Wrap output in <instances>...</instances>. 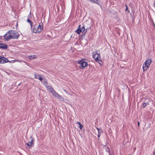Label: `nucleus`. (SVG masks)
Listing matches in <instances>:
<instances>
[{
	"label": "nucleus",
	"mask_w": 155,
	"mask_h": 155,
	"mask_svg": "<svg viewBox=\"0 0 155 155\" xmlns=\"http://www.w3.org/2000/svg\"><path fill=\"white\" fill-rule=\"evenodd\" d=\"M19 34L15 31L10 30L4 35V39L8 41L10 39H17L19 37Z\"/></svg>",
	"instance_id": "obj_1"
},
{
	"label": "nucleus",
	"mask_w": 155,
	"mask_h": 155,
	"mask_svg": "<svg viewBox=\"0 0 155 155\" xmlns=\"http://www.w3.org/2000/svg\"><path fill=\"white\" fill-rule=\"evenodd\" d=\"M31 28L33 32L34 33H39L41 32L43 29L42 23V22L39 23L38 25H35L33 28H32V26Z\"/></svg>",
	"instance_id": "obj_2"
},
{
	"label": "nucleus",
	"mask_w": 155,
	"mask_h": 155,
	"mask_svg": "<svg viewBox=\"0 0 155 155\" xmlns=\"http://www.w3.org/2000/svg\"><path fill=\"white\" fill-rule=\"evenodd\" d=\"M93 57L94 59L96 62H97L100 64H101L102 61L101 58V56L99 54L96 52H93L92 53Z\"/></svg>",
	"instance_id": "obj_3"
},
{
	"label": "nucleus",
	"mask_w": 155,
	"mask_h": 155,
	"mask_svg": "<svg viewBox=\"0 0 155 155\" xmlns=\"http://www.w3.org/2000/svg\"><path fill=\"white\" fill-rule=\"evenodd\" d=\"M78 63L80 65V68L81 69H83L88 65L87 62L84 59L78 61Z\"/></svg>",
	"instance_id": "obj_4"
},
{
	"label": "nucleus",
	"mask_w": 155,
	"mask_h": 155,
	"mask_svg": "<svg viewBox=\"0 0 155 155\" xmlns=\"http://www.w3.org/2000/svg\"><path fill=\"white\" fill-rule=\"evenodd\" d=\"M151 62V60L150 59H149L146 60L145 62L143 63V71L147 70L149 67Z\"/></svg>",
	"instance_id": "obj_5"
},
{
	"label": "nucleus",
	"mask_w": 155,
	"mask_h": 155,
	"mask_svg": "<svg viewBox=\"0 0 155 155\" xmlns=\"http://www.w3.org/2000/svg\"><path fill=\"white\" fill-rule=\"evenodd\" d=\"M80 25L79 26L78 28L77 29V30L76 31L77 33L78 34H80L81 32H84V31L85 33L87 32V30L90 28V27L89 28H87L86 29V31H85V29L84 26H83L81 27V28H80Z\"/></svg>",
	"instance_id": "obj_6"
},
{
	"label": "nucleus",
	"mask_w": 155,
	"mask_h": 155,
	"mask_svg": "<svg viewBox=\"0 0 155 155\" xmlns=\"http://www.w3.org/2000/svg\"><path fill=\"white\" fill-rule=\"evenodd\" d=\"M30 139H31V142H29L28 143L25 144L26 147L29 149L31 148L32 146L34 144L33 142L34 141V139H33L31 137H30Z\"/></svg>",
	"instance_id": "obj_7"
},
{
	"label": "nucleus",
	"mask_w": 155,
	"mask_h": 155,
	"mask_svg": "<svg viewBox=\"0 0 155 155\" xmlns=\"http://www.w3.org/2000/svg\"><path fill=\"white\" fill-rule=\"evenodd\" d=\"M8 62V60L7 58L0 56V63L3 64Z\"/></svg>",
	"instance_id": "obj_8"
},
{
	"label": "nucleus",
	"mask_w": 155,
	"mask_h": 155,
	"mask_svg": "<svg viewBox=\"0 0 155 155\" xmlns=\"http://www.w3.org/2000/svg\"><path fill=\"white\" fill-rule=\"evenodd\" d=\"M54 97L60 99L61 101H63L64 100V98L58 93L56 95H54Z\"/></svg>",
	"instance_id": "obj_9"
},
{
	"label": "nucleus",
	"mask_w": 155,
	"mask_h": 155,
	"mask_svg": "<svg viewBox=\"0 0 155 155\" xmlns=\"http://www.w3.org/2000/svg\"><path fill=\"white\" fill-rule=\"evenodd\" d=\"M35 78L39 79L41 81L42 80V78L41 77V75L38 74L36 73L35 74Z\"/></svg>",
	"instance_id": "obj_10"
},
{
	"label": "nucleus",
	"mask_w": 155,
	"mask_h": 155,
	"mask_svg": "<svg viewBox=\"0 0 155 155\" xmlns=\"http://www.w3.org/2000/svg\"><path fill=\"white\" fill-rule=\"evenodd\" d=\"M7 48V45L4 43L0 44V48L3 49H6Z\"/></svg>",
	"instance_id": "obj_11"
},
{
	"label": "nucleus",
	"mask_w": 155,
	"mask_h": 155,
	"mask_svg": "<svg viewBox=\"0 0 155 155\" xmlns=\"http://www.w3.org/2000/svg\"><path fill=\"white\" fill-rule=\"evenodd\" d=\"M90 1L92 3H96L98 5L100 3V0H90Z\"/></svg>",
	"instance_id": "obj_12"
},
{
	"label": "nucleus",
	"mask_w": 155,
	"mask_h": 155,
	"mask_svg": "<svg viewBox=\"0 0 155 155\" xmlns=\"http://www.w3.org/2000/svg\"><path fill=\"white\" fill-rule=\"evenodd\" d=\"M37 58V56L35 55H31L28 56V58L30 60H32L36 58Z\"/></svg>",
	"instance_id": "obj_13"
},
{
	"label": "nucleus",
	"mask_w": 155,
	"mask_h": 155,
	"mask_svg": "<svg viewBox=\"0 0 155 155\" xmlns=\"http://www.w3.org/2000/svg\"><path fill=\"white\" fill-rule=\"evenodd\" d=\"M51 93L52 94L54 97V95H56V94L58 93L54 89H52V90L51 91Z\"/></svg>",
	"instance_id": "obj_14"
},
{
	"label": "nucleus",
	"mask_w": 155,
	"mask_h": 155,
	"mask_svg": "<svg viewBox=\"0 0 155 155\" xmlns=\"http://www.w3.org/2000/svg\"><path fill=\"white\" fill-rule=\"evenodd\" d=\"M149 104L148 102H145L143 103L142 105V107L143 108L145 107L147 105Z\"/></svg>",
	"instance_id": "obj_15"
},
{
	"label": "nucleus",
	"mask_w": 155,
	"mask_h": 155,
	"mask_svg": "<svg viewBox=\"0 0 155 155\" xmlns=\"http://www.w3.org/2000/svg\"><path fill=\"white\" fill-rule=\"evenodd\" d=\"M77 123L79 124V127L80 129H82L83 127V125L81 124L80 122H78Z\"/></svg>",
	"instance_id": "obj_16"
},
{
	"label": "nucleus",
	"mask_w": 155,
	"mask_h": 155,
	"mask_svg": "<svg viewBox=\"0 0 155 155\" xmlns=\"http://www.w3.org/2000/svg\"><path fill=\"white\" fill-rule=\"evenodd\" d=\"M47 89L51 93V91L52 90V89H53L52 88H51V87L50 86H48L47 87Z\"/></svg>",
	"instance_id": "obj_17"
},
{
	"label": "nucleus",
	"mask_w": 155,
	"mask_h": 155,
	"mask_svg": "<svg viewBox=\"0 0 155 155\" xmlns=\"http://www.w3.org/2000/svg\"><path fill=\"white\" fill-rule=\"evenodd\" d=\"M42 83L43 84H47V81L45 80V79H42Z\"/></svg>",
	"instance_id": "obj_18"
},
{
	"label": "nucleus",
	"mask_w": 155,
	"mask_h": 155,
	"mask_svg": "<svg viewBox=\"0 0 155 155\" xmlns=\"http://www.w3.org/2000/svg\"><path fill=\"white\" fill-rule=\"evenodd\" d=\"M97 129L98 133V134H101L102 133V131L101 129L98 128H97Z\"/></svg>",
	"instance_id": "obj_19"
},
{
	"label": "nucleus",
	"mask_w": 155,
	"mask_h": 155,
	"mask_svg": "<svg viewBox=\"0 0 155 155\" xmlns=\"http://www.w3.org/2000/svg\"><path fill=\"white\" fill-rule=\"evenodd\" d=\"M27 21L30 24L31 27L32 26V22L29 19H28Z\"/></svg>",
	"instance_id": "obj_20"
},
{
	"label": "nucleus",
	"mask_w": 155,
	"mask_h": 155,
	"mask_svg": "<svg viewBox=\"0 0 155 155\" xmlns=\"http://www.w3.org/2000/svg\"><path fill=\"white\" fill-rule=\"evenodd\" d=\"M8 62H9L10 63H13L14 62H15V60L14 61V60H12V61H8Z\"/></svg>",
	"instance_id": "obj_21"
},
{
	"label": "nucleus",
	"mask_w": 155,
	"mask_h": 155,
	"mask_svg": "<svg viewBox=\"0 0 155 155\" xmlns=\"http://www.w3.org/2000/svg\"><path fill=\"white\" fill-rule=\"evenodd\" d=\"M125 6L126 7V8L125 10H126V11H127L128 10L127 5H125Z\"/></svg>",
	"instance_id": "obj_22"
},
{
	"label": "nucleus",
	"mask_w": 155,
	"mask_h": 155,
	"mask_svg": "<svg viewBox=\"0 0 155 155\" xmlns=\"http://www.w3.org/2000/svg\"><path fill=\"white\" fill-rule=\"evenodd\" d=\"M100 136V134H98L97 135V137L98 138H99Z\"/></svg>",
	"instance_id": "obj_23"
},
{
	"label": "nucleus",
	"mask_w": 155,
	"mask_h": 155,
	"mask_svg": "<svg viewBox=\"0 0 155 155\" xmlns=\"http://www.w3.org/2000/svg\"><path fill=\"white\" fill-rule=\"evenodd\" d=\"M15 62H16V61L20 62V61H19V60H15Z\"/></svg>",
	"instance_id": "obj_24"
},
{
	"label": "nucleus",
	"mask_w": 155,
	"mask_h": 155,
	"mask_svg": "<svg viewBox=\"0 0 155 155\" xmlns=\"http://www.w3.org/2000/svg\"><path fill=\"white\" fill-rule=\"evenodd\" d=\"M139 124H140V123H139V122H138V125L139 126Z\"/></svg>",
	"instance_id": "obj_25"
},
{
	"label": "nucleus",
	"mask_w": 155,
	"mask_h": 155,
	"mask_svg": "<svg viewBox=\"0 0 155 155\" xmlns=\"http://www.w3.org/2000/svg\"><path fill=\"white\" fill-rule=\"evenodd\" d=\"M64 91H65L66 92H66V90H65L64 89Z\"/></svg>",
	"instance_id": "obj_26"
}]
</instances>
